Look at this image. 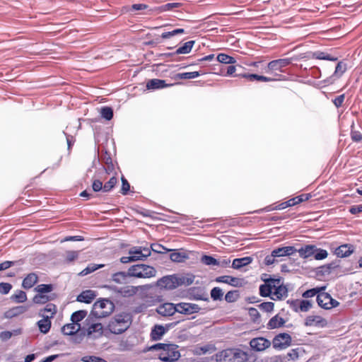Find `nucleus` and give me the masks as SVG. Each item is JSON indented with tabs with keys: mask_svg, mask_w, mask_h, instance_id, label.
Listing matches in <instances>:
<instances>
[{
	"mask_svg": "<svg viewBox=\"0 0 362 362\" xmlns=\"http://www.w3.org/2000/svg\"><path fill=\"white\" fill-rule=\"evenodd\" d=\"M354 252V246L351 244H344L334 248V253L338 257H346Z\"/></svg>",
	"mask_w": 362,
	"mask_h": 362,
	"instance_id": "17",
	"label": "nucleus"
},
{
	"mask_svg": "<svg viewBox=\"0 0 362 362\" xmlns=\"http://www.w3.org/2000/svg\"><path fill=\"white\" fill-rule=\"evenodd\" d=\"M216 281L219 283L228 284L233 286H238L241 284L240 283V279L226 275L217 277L216 279Z\"/></svg>",
	"mask_w": 362,
	"mask_h": 362,
	"instance_id": "28",
	"label": "nucleus"
},
{
	"mask_svg": "<svg viewBox=\"0 0 362 362\" xmlns=\"http://www.w3.org/2000/svg\"><path fill=\"white\" fill-rule=\"evenodd\" d=\"M216 59L218 62L226 64H233L236 62L234 57L223 53L218 54Z\"/></svg>",
	"mask_w": 362,
	"mask_h": 362,
	"instance_id": "38",
	"label": "nucleus"
},
{
	"mask_svg": "<svg viewBox=\"0 0 362 362\" xmlns=\"http://www.w3.org/2000/svg\"><path fill=\"white\" fill-rule=\"evenodd\" d=\"M158 357L163 362H173L178 360L180 357L178 346L168 344L164 351L159 354Z\"/></svg>",
	"mask_w": 362,
	"mask_h": 362,
	"instance_id": "5",
	"label": "nucleus"
},
{
	"mask_svg": "<svg viewBox=\"0 0 362 362\" xmlns=\"http://www.w3.org/2000/svg\"><path fill=\"white\" fill-rule=\"evenodd\" d=\"M11 299L16 303H23L27 300V296L25 292L19 290L11 296Z\"/></svg>",
	"mask_w": 362,
	"mask_h": 362,
	"instance_id": "41",
	"label": "nucleus"
},
{
	"mask_svg": "<svg viewBox=\"0 0 362 362\" xmlns=\"http://www.w3.org/2000/svg\"><path fill=\"white\" fill-rule=\"evenodd\" d=\"M311 58L316 59H320V60H327V61H332L335 62L337 60V57H333L331 54L322 52V51H315L312 52L311 54Z\"/></svg>",
	"mask_w": 362,
	"mask_h": 362,
	"instance_id": "29",
	"label": "nucleus"
},
{
	"mask_svg": "<svg viewBox=\"0 0 362 362\" xmlns=\"http://www.w3.org/2000/svg\"><path fill=\"white\" fill-rule=\"evenodd\" d=\"M87 315V312L85 310H78L74 312L71 316V320L74 323H78L81 321Z\"/></svg>",
	"mask_w": 362,
	"mask_h": 362,
	"instance_id": "43",
	"label": "nucleus"
},
{
	"mask_svg": "<svg viewBox=\"0 0 362 362\" xmlns=\"http://www.w3.org/2000/svg\"><path fill=\"white\" fill-rule=\"evenodd\" d=\"M223 295V293L222 290L218 287H214L211 291V297L214 300H220L222 298Z\"/></svg>",
	"mask_w": 362,
	"mask_h": 362,
	"instance_id": "56",
	"label": "nucleus"
},
{
	"mask_svg": "<svg viewBox=\"0 0 362 362\" xmlns=\"http://www.w3.org/2000/svg\"><path fill=\"white\" fill-rule=\"evenodd\" d=\"M132 323L129 314L122 313L116 315L109 322V330L113 334H121L126 331Z\"/></svg>",
	"mask_w": 362,
	"mask_h": 362,
	"instance_id": "3",
	"label": "nucleus"
},
{
	"mask_svg": "<svg viewBox=\"0 0 362 362\" xmlns=\"http://www.w3.org/2000/svg\"><path fill=\"white\" fill-rule=\"evenodd\" d=\"M100 114L103 118L110 120L113 117V110L110 107H103L101 108Z\"/></svg>",
	"mask_w": 362,
	"mask_h": 362,
	"instance_id": "49",
	"label": "nucleus"
},
{
	"mask_svg": "<svg viewBox=\"0 0 362 362\" xmlns=\"http://www.w3.org/2000/svg\"><path fill=\"white\" fill-rule=\"evenodd\" d=\"M291 337L288 333H280L273 338V348L285 349L291 344Z\"/></svg>",
	"mask_w": 362,
	"mask_h": 362,
	"instance_id": "8",
	"label": "nucleus"
},
{
	"mask_svg": "<svg viewBox=\"0 0 362 362\" xmlns=\"http://www.w3.org/2000/svg\"><path fill=\"white\" fill-rule=\"evenodd\" d=\"M200 310V308L197 304L190 303H177V313L189 315L197 313Z\"/></svg>",
	"mask_w": 362,
	"mask_h": 362,
	"instance_id": "11",
	"label": "nucleus"
},
{
	"mask_svg": "<svg viewBox=\"0 0 362 362\" xmlns=\"http://www.w3.org/2000/svg\"><path fill=\"white\" fill-rule=\"evenodd\" d=\"M221 357L223 362H251L253 357L251 350L246 349H228L223 350L221 353Z\"/></svg>",
	"mask_w": 362,
	"mask_h": 362,
	"instance_id": "1",
	"label": "nucleus"
},
{
	"mask_svg": "<svg viewBox=\"0 0 362 362\" xmlns=\"http://www.w3.org/2000/svg\"><path fill=\"white\" fill-rule=\"evenodd\" d=\"M158 286L167 289H174L178 287L177 275H169L160 278L158 281Z\"/></svg>",
	"mask_w": 362,
	"mask_h": 362,
	"instance_id": "12",
	"label": "nucleus"
},
{
	"mask_svg": "<svg viewBox=\"0 0 362 362\" xmlns=\"http://www.w3.org/2000/svg\"><path fill=\"white\" fill-rule=\"evenodd\" d=\"M117 182V178L113 176L107 182L103 185V191L104 192H108L111 191Z\"/></svg>",
	"mask_w": 362,
	"mask_h": 362,
	"instance_id": "47",
	"label": "nucleus"
},
{
	"mask_svg": "<svg viewBox=\"0 0 362 362\" xmlns=\"http://www.w3.org/2000/svg\"><path fill=\"white\" fill-rule=\"evenodd\" d=\"M201 261L203 264L209 266H217L218 259L209 255H203Z\"/></svg>",
	"mask_w": 362,
	"mask_h": 362,
	"instance_id": "50",
	"label": "nucleus"
},
{
	"mask_svg": "<svg viewBox=\"0 0 362 362\" xmlns=\"http://www.w3.org/2000/svg\"><path fill=\"white\" fill-rule=\"evenodd\" d=\"M167 329L162 325H155L151 332V337L153 341L160 340L165 334Z\"/></svg>",
	"mask_w": 362,
	"mask_h": 362,
	"instance_id": "25",
	"label": "nucleus"
},
{
	"mask_svg": "<svg viewBox=\"0 0 362 362\" xmlns=\"http://www.w3.org/2000/svg\"><path fill=\"white\" fill-rule=\"evenodd\" d=\"M40 331L43 334H47L51 327V321L49 316L44 317L37 322Z\"/></svg>",
	"mask_w": 362,
	"mask_h": 362,
	"instance_id": "31",
	"label": "nucleus"
},
{
	"mask_svg": "<svg viewBox=\"0 0 362 362\" xmlns=\"http://www.w3.org/2000/svg\"><path fill=\"white\" fill-rule=\"evenodd\" d=\"M201 74L199 71L182 72L177 74L179 79H192L199 76Z\"/></svg>",
	"mask_w": 362,
	"mask_h": 362,
	"instance_id": "44",
	"label": "nucleus"
},
{
	"mask_svg": "<svg viewBox=\"0 0 362 362\" xmlns=\"http://www.w3.org/2000/svg\"><path fill=\"white\" fill-rule=\"evenodd\" d=\"M115 309L114 303L109 299H100L96 301L93 306L90 316L86 320L87 325H89L91 316L97 318H103L110 315Z\"/></svg>",
	"mask_w": 362,
	"mask_h": 362,
	"instance_id": "2",
	"label": "nucleus"
},
{
	"mask_svg": "<svg viewBox=\"0 0 362 362\" xmlns=\"http://www.w3.org/2000/svg\"><path fill=\"white\" fill-rule=\"evenodd\" d=\"M138 291V288L133 286H125L119 288L118 294L122 297H131L135 295Z\"/></svg>",
	"mask_w": 362,
	"mask_h": 362,
	"instance_id": "30",
	"label": "nucleus"
},
{
	"mask_svg": "<svg viewBox=\"0 0 362 362\" xmlns=\"http://www.w3.org/2000/svg\"><path fill=\"white\" fill-rule=\"evenodd\" d=\"M178 286H189L194 281V276L191 274L187 275H177Z\"/></svg>",
	"mask_w": 362,
	"mask_h": 362,
	"instance_id": "34",
	"label": "nucleus"
},
{
	"mask_svg": "<svg viewBox=\"0 0 362 362\" xmlns=\"http://www.w3.org/2000/svg\"><path fill=\"white\" fill-rule=\"evenodd\" d=\"M291 63V59L290 58H284L280 59H273V81H281L283 78L281 76L279 75L276 73H274V71H279L284 72L283 68L287 66Z\"/></svg>",
	"mask_w": 362,
	"mask_h": 362,
	"instance_id": "10",
	"label": "nucleus"
},
{
	"mask_svg": "<svg viewBox=\"0 0 362 362\" xmlns=\"http://www.w3.org/2000/svg\"><path fill=\"white\" fill-rule=\"evenodd\" d=\"M248 314L251 318V320L254 322H257L259 318V313L256 308H250L248 309Z\"/></svg>",
	"mask_w": 362,
	"mask_h": 362,
	"instance_id": "60",
	"label": "nucleus"
},
{
	"mask_svg": "<svg viewBox=\"0 0 362 362\" xmlns=\"http://www.w3.org/2000/svg\"><path fill=\"white\" fill-rule=\"evenodd\" d=\"M37 281V275L35 273H30L23 280L22 286L25 289L31 288Z\"/></svg>",
	"mask_w": 362,
	"mask_h": 362,
	"instance_id": "23",
	"label": "nucleus"
},
{
	"mask_svg": "<svg viewBox=\"0 0 362 362\" xmlns=\"http://www.w3.org/2000/svg\"><path fill=\"white\" fill-rule=\"evenodd\" d=\"M325 289V286L308 289L303 293L302 296L305 298H312L315 295L317 296L321 291H324Z\"/></svg>",
	"mask_w": 362,
	"mask_h": 362,
	"instance_id": "37",
	"label": "nucleus"
},
{
	"mask_svg": "<svg viewBox=\"0 0 362 362\" xmlns=\"http://www.w3.org/2000/svg\"><path fill=\"white\" fill-rule=\"evenodd\" d=\"M129 254L132 255V256H136V261L138 260H144L142 253L139 247H134L129 250Z\"/></svg>",
	"mask_w": 362,
	"mask_h": 362,
	"instance_id": "57",
	"label": "nucleus"
},
{
	"mask_svg": "<svg viewBox=\"0 0 362 362\" xmlns=\"http://www.w3.org/2000/svg\"><path fill=\"white\" fill-rule=\"evenodd\" d=\"M102 329H103V325H101V323H99V322L92 323L87 328V334H88V335H90L93 333L101 332Z\"/></svg>",
	"mask_w": 362,
	"mask_h": 362,
	"instance_id": "51",
	"label": "nucleus"
},
{
	"mask_svg": "<svg viewBox=\"0 0 362 362\" xmlns=\"http://www.w3.org/2000/svg\"><path fill=\"white\" fill-rule=\"evenodd\" d=\"M347 65L344 62H339L335 67V71L333 75L331 76L332 78L336 79L339 78L346 71Z\"/></svg>",
	"mask_w": 362,
	"mask_h": 362,
	"instance_id": "32",
	"label": "nucleus"
},
{
	"mask_svg": "<svg viewBox=\"0 0 362 362\" xmlns=\"http://www.w3.org/2000/svg\"><path fill=\"white\" fill-rule=\"evenodd\" d=\"M351 139L356 142H359L362 141V134L358 131L351 129Z\"/></svg>",
	"mask_w": 362,
	"mask_h": 362,
	"instance_id": "64",
	"label": "nucleus"
},
{
	"mask_svg": "<svg viewBox=\"0 0 362 362\" xmlns=\"http://www.w3.org/2000/svg\"><path fill=\"white\" fill-rule=\"evenodd\" d=\"M33 302L36 304H44L49 300V298L45 294H37L33 298Z\"/></svg>",
	"mask_w": 362,
	"mask_h": 362,
	"instance_id": "55",
	"label": "nucleus"
},
{
	"mask_svg": "<svg viewBox=\"0 0 362 362\" xmlns=\"http://www.w3.org/2000/svg\"><path fill=\"white\" fill-rule=\"evenodd\" d=\"M337 267V265L334 262L327 264L317 268V274L323 276L329 275Z\"/></svg>",
	"mask_w": 362,
	"mask_h": 362,
	"instance_id": "35",
	"label": "nucleus"
},
{
	"mask_svg": "<svg viewBox=\"0 0 362 362\" xmlns=\"http://www.w3.org/2000/svg\"><path fill=\"white\" fill-rule=\"evenodd\" d=\"M79 255L78 251L69 250L66 252L65 258L64 262L66 264H70L78 259Z\"/></svg>",
	"mask_w": 362,
	"mask_h": 362,
	"instance_id": "39",
	"label": "nucleus"
},
{
	"mask_svg": "<svg viewBox=\"0 0 362 362\" xmlns=\"http://www.w3.org/2000/svg\"><path fill=\"white\" fill-rule=\"evenodd\" d=\"M252 257L249 256L235 259L232 263V268L235 269H240L243 267L250 264L252 262Z\"/></svg>",
	"mask_w": 362,
	"mask_h": 362,
	"instance_id": "27",
	"label": "nucleus"
},
{
	"mask_svg": "<svg viewBox=\"0 0 362 362\" xmlns=\"http://www.w3.org/2000/svg\"><path fill=\"white\" fill-rule=\"evenodd\" d=\"M185 33V30L182 29V28H177V29H175L172 31H169V32H164L162 33L161 35V37L163 39H168V38H170L176 35H178V34H183Z\"/></svg>",
	"mask_w": 362,
	"mask_h": 362,
	"instance_id": "52",
	"label": "nucleus"
},
{
	"mask_svg": "<svg viewBox=\"0 0 362 362\" xmlns=\"http://www.w3.org/2000/svg\"><path fill=\"white\" fill-rule=\"evenodd\" d=\"M157 312L163 316H171L177 313V304L172 303H165L159 305Z\"/></svg>",
	"mask_w": 362,
	"mask_h": 362,
	"instance_id": "16",
	"label": "nucleus"
},
{
	"mask_svg": "<svg viewBox=\"0 0 362 362\" xmlns=\"http://www.w3.org/2000/svg\"><path fill=\"white\" fill-rule=\"evenodd\" d=\"M103 267V264H90L79 273V275L82 276H86Z\"/></svg>",
	"mask_w": 362,
	"mask_h": 362,
	"instance_id": "40",
	"label": "nucleus"
},
{
	"mask_svg": "<svg viewBox=\"0 0 362 362\" xmlns=\"http://www.w3.org/2000/svg\"><path fill=\"white\" fill-rule=\"evenodd\" d=\"M301 351V348L293 349L286 354V358L288 361H296L298 358Z\"/></svg>",
	"mask_w": 362,
	"mask_h": 362,
	"instance_id": "45",
	"label": "nucleus"
},
{
	"mask_svg": "<svg viewBox=\"0 0 362 362\" xmlns=\"http://www.w3.org/2000/svg\"><path fill=\"white\" fill-rule=\"evenodd\" d=\"M151 249L152 251L156 253L163 254L165 253L168 251H170L167 248H165L164 246L160 244H152L151 245Z\"/></svg>",
	"mask_w": 362,
	"mask_h": 362,
	"instance_id": "59",
	"label": "nucleus"
},
{
	"mask_svg": "<svg viewBox=\"0 0 362 362\" xmlns=\"http://www.w3.org/2000/svg\"><path fill=\"white\" fill-rule=\"evenodd\" d=\"M132 277L129 274V269L127 272H119L112 275V280L119 284H126L129 282V279Z\"/></svg>",
	"mask_w": 362,
	"mask_h": 362,
	"instance_id": "20",
	"label": "nucleus"
},
{
	"mask_svg": "<svg viewBox=\"0 0 362 362\" xmlns=\"http://www.w3.org/2000/svg\"><path fill=\"white\" fill-rule=\"evenodd\" d=\"M194 45V40H190L185 42L183 45L177 49L175 53L177 54H188L191 52L193 46Z\"/></svg>",
	"mask_w": 362,
	"mask_h": 362,
	"instance_id": "36",
	"label": "nucleus"
},
{
	"mask_svg": "<svg viewBox=\"0 0 362 362\" xmlns=\"http://www.w3.org/2000/svg\"><path fill=\"white\" fill-rule=\"evenodd\" d=\"M129 274L133 277L147 279L155 276L156 270L151 266L140 264L130 267Z\"/></svg>",
	"mask_w": 362,
	"mask_h": 362,
	"instance_id": "4",
	"label": "nucleus"
},
{
	"mask_svg": "<svg viewBox=\"0 0 362 362\" xmlns=\"http://www.w3.org/2000/svg\"><path fill=\"white\" fill-rule=\"evenodd\" d=\"M12 288V286L9 283H0V293L1 294L6 295L8 293Z\"/></svg>",
	"mask_w": 362,
	"mask_h": 362,
	"instance_id": "61",
	"label": "nucleus"
},
{
	"mask_svg": "<svg viewBox=\"0 0 362 362\" xmlns=\"http://www.w3.org/2000/svg\"><path fill=\"white\" fill-rule=\"evenodd\" d=\"M270 344L271 342L263 337L254 338L250 341L251 349L257 351H264L269 347Z\"/></svg>",
	"mask_w": 362,
	"mask_h": 362,
	"instance_id": "13",
	"label": "nucleus"
},
{
	"mask_svg": "<svg viewBox=\"0 0 362 362\" xmlns=\"http://www.w3.org/2000/svg\"><path fill=\"white\" fill-rule=\"evenodd\" d=\"M316 300L318 305L325 310L336 308L339 305V303L337 300L332 298L328 293L324 291H321L317 296Z\"/></svg>",
	"mask_w": 362,
	"mask_h": 362,
	"instance_id": "6",
	"label": "nucleus"
},
{
	"mask_svg": "<svg viewBox=\"0 0 362 362\" xmlns=\"http://www.w3.org/2000/svg\"><path fill=\"white\" fill-rule=\"evenodd\" d=\"M296 252V249L293 246H286L273 249V259L275 257L290 256Z\"/></svg>",
	"mask_w": 362,
	"mask_h": 362,
	"instance_id": "18",
	"label": "nucleus"
},
{
	"mask_svg": "<svg viewBox=\"0 0 362 362\" xmlns=\"http://www.w3.org/2000/svg\"><path fill=\"white\" fill-rule=\"evenodd\" d=\"M169 86L165 80L158 78L151 79L146 83V88L148 90L161 89Z\"/></svg>",
	"mask_w": 362,
	"mask_h": 362,
	"instance_id": "21",
	"label": "nucleus"
},
{
	"mask_svg": "<svg viewBox=\"0 0 362 362\" xmlns=\"http://www.w3.org/2000/svg\"><path fill=\"white\" fill-rule=\"evenodd\" d=\"M27 310L28 307L24 305L16 306L7 310L4 314V316L6 318H13L24 313Z\"/></svg>",
	"mask_w": 362,
	"mask_h": 362,
	"instance_id": "22",
	"label": "nucleus"
},
{
	"mask_svg": "<svg viewBox=\"0 0 362 362\" xmlns=\"http://www.w3.org/2000/svg\"><path fill=\"white\" fill-rule=\"evenodd\" d=\"M181 3H168L163 4L159 7V10L161 12L172 11L175 8H177L182 6Z\"/></svg>",
	"mask_w": 362,
	"mask_h": 362,
	"instance_id": "46",
	"label": "nucleus"
},
{
	"mask_svg": "<svg viewBox=\"0 0 362 362\" xmlns=\"http://www.w3.org/2000/svg\"><path fill=\"white\" fill-rule=\"evenodd\" d=\"M81 329V325L79 323H70L65 325L62 328V332L65 335H73L77 333Z\"/></svg>",
	"mask_w": 362,
	"mask_h": 362,
	"instance_id": "26",
	"label": "nucleus"
},
{
	"mask_svg": "<svg viewBox=\"0 0 362 362\" xmlns=\"http://www.w3.org/2000/svg\"><path fill=\"white\" fill-rule=\"evenodd\" d=\"M262 280L265 282L259 286V293L262 296H270L272 294V276L264 274L261 277Z\"/></svg>",
	"mask_w": 362,
	"mask_h": 362,
	"instance_id": "15",
	"label": "nucleus"
},
{
	"mask_svg": "<svg viewBox=\"0 0 362 362\" xmlns=\"http://www.w3.org/2000/svg\"><path fill=\"white\" fill-rule=\"evenodd\" d=\"M170 258L175 262H183L188 258V256L184 252L173 250L170 255Z\"/></svg>",
	"mask_w": 362,
	"mask_h": 362,
	"instance_id": "33",
	"label": "nucleus"
},
{
	"mask_svg": "<svg viewBox=\"0 0 362 362\" xmlns=\"http://www.w3.org/2000/svg\"><path fill=\"white\" fill-rule=\"evenodd\" d=\"M130 189V185L128 182V181L124 178L122 177V188H121V193L123 195H126Z\"/></svg>",
	"mask_w": 362,
	"mask_h": 362,
	"instance_id": "62",
	"label": "nucleus"
},
{
	"mask_svg": "<svg viewBox=\"0 0 362 362\" xmlns=\"http://www.w3.org/2000/svg\"><path fill=\"white\" fill-rule=\"evenodd\" d=\"M81 360L83 362H107L106 360L95 356H86Z\"/></svg>",
	"mask_w": 362,
	"mask_h": 362,
	"instance_id": "58",
	"label": "nucleus"
},
{
	"mask_svg": "<svg viewBox=\"0 0 362 362\" xmlns=\"http://www.w3.org/2000/svg\"><path fill=\"white\" fill-rule=\"evenodd\" d=\"M238 296L237 291H228L225 296V300L229 303L234 302L235 301Z\"/></svg>",
	"mask_w": 362,
	"mask_h": 362,
	"instance_id": "63",
	"label": "nucleus"
},
{
	"mask_svg": "<svg viewBox=\"0 0 362 362\" xmlns=\"http://www.w3.org/2000/svg\"><path fill=\"white\" fill-rule=\"evenodd\" d=\"M273 297L274 300H281L288 296V288L284 285L280 278L273 277Z\"/></svg>",
	"mask_w": 362,
	"mask_h": 362,
	"instance_id": "7",
	"label": "nucleus"
},
{
	"mask_svg": "<svg viewBox=\"0 0 362 362\" xmlns=\"http://www.w3.org/2000/svg\"><path fill=\"white\" fill-rule=\"evenodd\" d=\"M95 298V294L94 291H93L91 290H86V291L81 292L77 296L76 299L78 302L90 303Z\"/></svg>",
	"mask_w": 362,
	"mask_h": 362,
	"instance_id": "24",
	"label": "nucleus"
},
{
	"mask_svg": "<svg viewBox=\"0 0 362 362\" xmlns=\"http://www.w3.org/2000/svg\"><path fill=\"white\" fill-rule=\"evenodd\" d=\"M305 325L306 326L325 327L327 325V321L320 315H309L305 318Z\"/></svg>",
	"mask_w": 362,
	"mask_h": 362,
	"instance_id": "14",
	"label": "nucleus"
},
{
	"mask_svg": "<svg viewBox=\"0 0 362 362\" xmlns=\"http://www.w3.org/2000/svg\"><path fill=\"white\" fill-rule=\"evenodd\" d=\"M286 322V320L279 316V315H276L273 316V329L278 328L284 326Z\"/></svg>",
	"mask_w": 362,
	"mask_h": 362,
	"instance_id": "54",
	"label": "nucleus"
},
{
	"mask_svg": "<svg viewBox=\"0 0 362 362\" xmlns=\"http://www.w3.org/2000/svg\"><path fill=\"white\" fill-rule=\"evenodd\" d=\"M313 256L316 260H322L327 257L328 252L326 250L317 248L316 247V251L315 252Z\"/></svg>",
	"mask_w": 362,
	"mask_h": 362,
	"instance_id": "48",
	"label": "nucleus"
},
{
	"mask_svg": "<svg viewBox=\"0 0 362 362\" xmlns=\"http://www.w3.org/2000/svg\"><path fill=\"white\" fill-rule=\"evenodd\" d=\"M243 77L247 78L250 81H271V78L269 77H266V76L255 74H244Z\"/></svg>",
	"mask_w": 362,
	"mask_h": 362,
	"instance_id": "42",
	"label": "nucleus"
},
{
	"mask_svg": "<svg viewBox=\"0 0 362 362\" xmlns=\"http://www.w3.org/2000/svg\"><path fill=\"white\" fill-rule=\"evenodd\" d=\"M52 288V284H40L35 288V291L39 293L44 294L51 292Z\"/></svg>",
	"mask_w": 362,
	"mask_h": 362,
	"instance_id": "53",
	"label": "nucleus"
},
{
	"mask_svg": "<svg viewBox=\"0 0 362 362\" xmlns=\"http://www.w3.org/2000/svg\"><path fill=\"white\" fill-rule=\"evenodd\" d=\"M287 303L296 313H305L312 308V303L309 300H288Z\"/></svg>",
	"mask_w": 362,
	"mask_h": 362,
	"instance_id": "9",
	"label": "nucleus"
},
{
	"mask_svg": "<svg viewBox=\"0 0 362 362\" xmlns=\"http://www.w3.org/2000/svg\"><path fill=\"white\" fill-rule=\"evenodd\" d=\"M316 251V246L314 245H305L299 249H296V252L303 259H307L313 256Z\"/></svg>",
	"mask_w": 362,
	"mask_h": 362,
	"instance_id": "19",
	"label": "nucleus"
}]
</instances>
